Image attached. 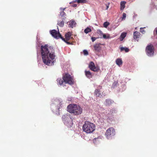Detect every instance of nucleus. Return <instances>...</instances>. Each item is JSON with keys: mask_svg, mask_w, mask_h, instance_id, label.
Wrapping results in <instances>:
<instances>
[{"mask_svg": "<svg viewBox=\"0 0 157 157\" xmlns=\"http://www.w3.org/2000/svg\"><path fill=\"white\" fill-rule=\"evenodd\" d=\"M61 39L67 44H71L70 42H67V41L66 40H65V39L64 38H63V37H61Z\"/></svg>", "mask_w": 157, "mask_h": 157, "instance_id": "c756f323", "label": "nucleus"}, {"mask_svg": "<svg viewBox=\"0 0 157 157\" xmlns=\"http://www.w3.org/2000/svg\"><path fill=\"white\" fill-rule=\"evenodd\" d=\"M96 139H98V138H95L93 140V141L94 143H95Z\"/></svg>", "mask_w": 157, "mask_h": 157, "instance_id": "ea45409f", "label": "nucleus"}, {"mask_svg": "<svg viewBox=\"0 0 157 157\" xmlns=\"http://www.w3.org/2000/svg\"><path fill=\"white\" fill-rule=\"evenodd\" d=\"M101 116H102V114H101ZM99 116H100V115L99 114Z\"/></svg>", "mask_w": 157, "mask_h": 157, "instance_id": "c03bdc74", "label": "nucleus"}, {"mask_svg": "<svg viewBox=\"0 0 157 157\" xmlns=\"http://www.w3.org/2000/svg\"><path fill=\"white\" fill-rule=\"evenodd\" d=\"M140 33L137 31H135L133 33V38L134 39L137 40L139 37Z\"/></svg>", "mask_w": 157, "mask_h": 157, "instance_id": "f3484780", "label": "nucleus"}, {"mask_svg": "<svg viewBox=\"0 0 157 157\" xmlns=\"http://www.w3.org/2000/svg\"><path fill=\"white\" fill-rule=\"evenodd\" d=\"M66 107L65 102L61 99L56 98L52 100L51 105V108L53 112H58L59 109Z\"/></svg>", "mask_w": 157, "mask_h": 157, "instance_id": "f03ea898", "label": "nucleus"}, {"mask_svg": "<svg viewBox=\"0 0 157 157\" xmlns=\"http://www.w3.org/2000/svg\"><path fill=\"white\" fill-rule=\"evenodd\" d=\"M72 99V98L71 97H69V98H67V100L68 101H71Z\"/></svg>", "mask_w": 157, "mask_h": 157, "instance_id": "58836bf2", "label": "nucleus"}, {"mask_svg": "<svg viewBox=\"0 0 157 157\" xmlns=\"http://www.w3.org/2000/svg\"><path fill=\"white\" fill-rule=\"evenodd\" d=\"M146 52L147 56H153L154 55V48L152 44L148 45L146 48Z\"/></svg>", "mask_w": 157, "mask_h": 157, "instance_id": "6e6552de", "label": "nucleus"}, {"mask_svg": "<svg viewBox=\"0 0 157 157\" xmlns=\"http://www.w3.org/2000/svg\"><path fill=\"white\" fill-rule=\"evenodd\" d=\"M50 33L52 36L56 39L59 38H61V37H62L59 32V30H58V32H57L55 29L50 30Z\"/></svg>", "mask_w": 157, "mask_h": 157, "instance_id": "1a4fd4ad", "label": "nucleus"}, {"mask_svg": "<svg viewBox=\"0 0 157 157\" xmlns=\"http://www.w3.org/2000/svg\"><path fill=\"white\" fill-rule=\"evenodd\" d=\"M91 29L89 27L87 28L86 29H85L84 30V32L86 34H87L88 33L91 32Z\"/></svg>", "mask_w": 157, "mask_h": 157, "instance_id": "a878e982", "label": "nucleus"}, {"mask_svg": "<svg viewBox=\"0 0 157 157\" xmlns=\"http://www.w3.org/2000/svg\"><path fill=\"white\" fill-rule=\"evenodd\" d=\"M126 33H122L121 35V36L120 37V39L121 41H122L124 38L126 37Z\"/></svg>", "mask_w": 157, "mask_h": 157, "instance_id": "412c9836", "label": "nucleus"}, {"mask_svg": "<svg viewBox=\"0 0 157 157\" xmlns=\"http://www.w3.org/2000/svg\"><path fill=\"white\" fill-rule=\"evenodd\" d=\"M98 33L102 35H103L104 34L102 32L101 30H99L98 31Z\"/></svg>", "mask_w": 157, "mask_h": 157, "instance_id": "e433bc0d", "label": "nucleus"}, {"mask_svg": "<svg viewBox=\"0 0 157 157\" xmlns=\"http://www.w3.org/2000/svg\"><path fill=\"white\" fill-rule=\"evenodd\" d=\"M60 16L62 17V19L63 20H65L66 18V14L64 11L60 12Z\"/></svg>", "mask_w": 157, "mask_h": 157, "instance_id": "a211bd4d", "label": "nucleus"}, {"mask_svg": "<svg viewBox=\"0 0 157 157\" xmlns=\"http://www.w3.org/2000/svg\"><path fill=\"white\" fill-rule=\"evenodd\" d=\"M90 69L94 71H98L99 70V68L98 66H95L94 63L91 61L90 62L89 65Z\"/></svg>", "mask_w": 157, "mask_h": 157, "instance_id": "9d476101", "label": "nucleus"}, {"mask_svg": "<svg viewBox=\"0 0 157 157\" xmlns=\"http://www.w3.org/2000/svg\"><path fill=\"white\" fill-rule=\"evenodd\" d=\"M126 17V14L125 13H123L122 17V20H124Z\"/></svg>", "mask_w": 157, "mask_h": 157, "instance_id": "473e14b6", "label": "nucleus"}, {"mask_svg": "<svg viewBox=\"0 0 157 157\" xmlns=\"http://www.w3.org/2000/svg\"><path fill=\"white\" fill-rule=\"evenodd\" d=\"M116 63L117 65L119 67H121L123 63V62L121 58H117L116 60Z\"/></svg>", "mask_w": 157, "mask_h": 157, "instance_id": "ddd939ff", "label": "nucleus"}, {"mask_svg": "<svg viewBox=\"0 0 157 157\" xmlns=\"http://www.w3.org/2000/svg\"><path fill=\"white\" fill-rule=\"evenodd\" d=\"M66 8H60V9L61 10L60 11H64L65 10Z\"/></svg>", "mask_w": 157, "mask_h": 157, "instance_id": "4c0bfd02", "label": "nucleus"}, {"mask_svg": "<svg viewBox=\"0 0 157 157\" xmlns=\"http://www.w3.org/2000/svg\"><path fill=\"white\" fill-rule=\"evenodd\" d=\"M83 53L84 55L85 56L87 55L88 54V51L86 50H84L83 51Z\"/></svg>", "mask_w": 157, "mask_h": 157, "instance_id": "7c9ffc66", "label": "nucleus"}, {"mask_svg": "<svg viewBox=\"0 0 157 157\" xmlns=\"http://www.w3.org/2000/svg\"><path fill=\"white\" fill-rule=\"evenodd\" d=\"M102 36L103 38L105 39H109L110 38V35L108 34H104Z\"/></svg>", "mask_w": 157, "mask_h": 157, "instance_id": "393cba45", "label": "nucleus"}, {"mask_svg": "<svg viewBox=\"0 0 157 157\" xmlns=\"http://www.w3.org/2000/svg\"><path fill=\"white\" fill-rule=\"evenodd\" d=\"M85 75H86V76L87 78H90L92 77V75L91 73H90V71H85Z\"/></svg>", "mask_w": 157, "mask_h": 157, "instance_id": "aec40b11", "label": "nucleus"}, {"mask_svg": "<svg viewBox=\"0 0 157 157\" xmlns=\"http://www.w3.org/2000/svg\"><path fill=\"white\" fill-rule=\"evenodd\" d=\"M57 83L58 85H59L60 86L63 85V84L64 82V81L63 79L62 80L60 78H58L57 79Z\"/></svg>", "mask_w": 157, "mask_h": 157, "instance_id": "6ab92c4d", "label": "nucleus"}, {"mask_svg": "<svg viewBox=\"0 0 157 157\" xmlns=\"http://www.w3.org/2000/svg\"><path fill=\"white\" fill-rule=\"evenodd\" d=\"M86 0H76L74 2H77L78 3H85L86 2Z\"/></svg>", "mask_w": 157, "mask_h": 157, "instance_id": "cd10ccee", "label": "nucleus"}, {"mask_svg": "<svg viewBox=\"0 0 157 157\" xmlns=\"http://www.w3.org/2000/svg\"><path fill=\"white\" fill-rule=\"evenodd\" d=\"M99 121L101 122H103L104 121V119L105 118L104 116H101V115L99 117Z\"/></svg>", "mask_w": 157, "mask_h": 157, "instance_id": "bb28decb", "label": "nucleus"}, {"mask_svg": "<svg viewBox=\"0 0 157 157\" xmlns=\"http://www.w3.org/2000/svg\"><path fill=\"white\" fill-rule=\"evenodd\" d=\"M126 2L124 1H121L120 2V10H123L125 7V5Z\"/></svg>", "mask_w": 157, "mask_h": 157, "instance_id": "dca6fc26", "label": "nucleus"}, {"mask_svg": "<svg viewBox=\"0 0 157 157\" xmlns=\"http://www.w3.org/2000/svg\"><path fill=\"white\" fill-rule=\"evenodd\" d=\"M68 27L71 28H73L76 26V24L75 21L73 20H71L68 22Z\"/></svg>", "mask_w": 157, "mask_h": 157, "instance_id": "9b49d317", "label": "nucleus"}, {"mask_svg": "<svg viewBox=\"0 0 157 157\" xmlns=\"http://www.w3.org/2000/svg\"><path fill=\"white\" fill-rule=\"evenodd\" d=\"M63 121L64 124L68 127H71L72 125V119L69 113L63 115L62 117Z\"/></svg>", "mask_w": 157, "mask_h": 157, "instance_id": "39448f33", "label": "nucleus"}, {"mask_svg": "<svg viewBox=\"0 0 157 157\" xmlns=\"http://www.w3.org/2000/svg\"><path fill=\"white\" fill-rule=\"evenodd\" d=\"M58 25L61 27H63L64 25V22L63 20H62V21H58L57 23Z\"/></svg>", "mask_w": 157, "mask_h": 157, "instance_id": "5701e85b", "label": "nucleus"}, {"mask_svg": "<svg viewBox=\"0 0 157 157\" xmlns=\"http://www.w3.org/2000/svg\"><path fill=\"white\" fill-rule=\"evenodd\" d=\"M71 33L70 32H68L65 35V40L67 41H68L71 38H72V37H71Z\"/></svg>", "mask_w": 157, "mask_h": 157, "instance_id": "4468645a", "label": "nucleus"}, {"mask_svg": "<svg viewBox=\"0 0 157 157\" xmlns=\"http://www.w3.org/2000/svg\"><path fill=\"white\" fill-rule=\"evenodd\" d=\"M67 111L74 115H78L82 113L83 109L79 105L74 104H69L67 107Z\"/></svg>", "mask_w": 157, "mask_h": 157, "instance_id": "7ed1b4c3", "label": "nucleus"}, {"mask_svg": "<svg viewBox=\"0 0 157 157\" xmlns=\"http://www.w3.org/2000/svg\"><path fill=\"white\" fill-rule=\"evenodd\" d=\"M97 39V38L95 37H92L91 40L92 42H94V41L96 40Z\"/></svg>", "mask_w": 157, "mask_h": 157, "instance_id": "c9c22d12", "label": "nucleus"}, {"mask_svg": "<svg viewBox=\"0 0 157 157\" xmlns=\"http://www.w3.org/2000/svg\"><path fill=\"white\" fill-rule=\"evenodd\" d=\"M63 78L65 83L72 85L74 83V81L73 78L68 74H65L63 75Z\"/></svg>", "mask_w": 157, "mask_h": 157, "instance_id": "423d86ee", "label": "nucleus"}, {"mask_svg": "<svg viewBox=\"0 0 157 157\" xmlns=\"http://www.w3.org/2000/svg\"><path fill=\"white\" fill-rule=\"evenodd\" d=\"M82 129L83 131L87 133H91L95 130V126L89 121H85L83 126Z\"/></svg>", "mask_w": 157, "mask_h": 157, "instance_id": "20e7f679", "label": "nucleus"}, {"mask_svg": "<svg viewBox=\"0 0 157 157\" xmlns=\"http://www.w3.org/2000/svg\"><path fill=\"white\" fill-rule=\"evenodd\" d=\"M109 23L107 21L105 22L103 24V26L104 27L107 28L108 26L109 25Z\"/></svg>", "mask_w": 157, "mask_h": 157, "instance_id": "c85d7f7f", "label": "nucleus"}, {"mask_svg": "<svg viewBox=\"0 0 157 157\" xmlns=\"http://www.w3.org/2000/svg\"><path fill=\"white\" fill-rule=\"evenodd\" d=\"M41 54L42 59L44 64L49 66L54 65L56 62V56L54 49L48 47L47 45H42Z\"/></svg>", "mask_w": 157, "mask_h": 157, "instance_id": "f257e3e1", "label": "nucleus"}, {"mask_svg": "<svg viewBox=\"0 0 157 157\" xmlns=\"http://www.w3.org/2000/svg\"><path fill=\"white\" fill-rule=\"evenodd\" d=\"M94 94H95L98 97H99L101 94L100 90L97 89L95 90Z\"/></svg>", "mask_w": 157, "mask_h": 157, "instance_id": "4be33fe9", "label": "nucleus"}, {"mask_svg": "<svg viewBox=\"0 0 157 157\" xmlns=\"http://www.w3.org/2000/svg\"><path fill=\"white\" fill-rule=\"evenodd\" d=\"M116 111L115 109V108H113L110 110V112L111 113H114L116 112Z\"/></svg>", "mask_w": 157, "mask_h": 157, "instance_id": "2f4dec72", "label": "nucleus"}, {"mask_svg": "<svg viewBox=\"0 0 157 157\" xmlns=\"http://www.w3.org/2000/svg\"><path fill=\"white\" fill-rule=\"evenodd\" d=\"M115 135V131L113 128H110L108 129L105 133L106 138L108 139H111Z\"/></svg>", "mask_w": 157, "mask_h": 157, "instance_id": "0eeeda50", "label": "nucleus"}, {"mask_svg": "<svg viewBox=\"0 0 157 157\" xmlns=\"http://www.w3.org/2000/svg\"><path fill=\"white\" fill-rule=\"evenodd\" d=\"M117 82L115 81V82H114L113 85H112V87H115L117 86Z\"/></svg>", "mask_w": 157, "mask_h": 157, "instance_id": "72a5a7b5", "label": "nucleus"}, {"mask_svg": "<svg viewBox=\"0 0 157 157\" xmlns=\"http://www.w3.org/2000/svg\"><path fill=\"white\" fill-rule=\"evenodd\" d=\"M109 3H108V5H106V10H107L108 9V8H109Z\"/></svg>", "mask_w": 157, "mask_h": 157, "instance_id": "79ce46f5", "label": "nucleus"}, {"mask_svg": "<svg viewBox=\"0 0 157 157\" xmlns=\"http://www.w3.org/2000/svg\"><path fill=\"white\" fill-rule=\"evenodd\" d=\"M120 50L121 51H125V52H128L129 51V49L126 47H121L120 48Z\"/></svg>", "mask_w": 157, "mask_h": 157, "instance_id": "b1692460", "label": "nucleus"}, {"mask_svg": "<svg viewBox=\"0 0 157 157\" xmlns=\"http://www.w3.org/2000/svg\"><path fill=\"white\" fill-rule=\"evenodd\" d=\"M140 32L142 33L143 34L144 33H145V31L143 29V28H140Z\"/></svg>", "mask_w": 157, "mask_h": 157, "instance_id": "f704fd0d", "label": "nucleus"}, {"mask_svg": "<svg viewBox=\"0 0 157 157\" xmlns=\"http://www.w3.org/2000/svg\"><path fill=\"white\" fill-rule=\"evenodd\" d=\"M71 2H70V4H71Z\"/></svg>", "mask_w": 157, "mask_h": 157, "instance_id": "a18cd8bd", "label": "nucleus"}, {"mask_svg": "<svg viewBox=\"0 0 157 157\" xmlns=\"http://www.w3.org/2000/svg\"><path fill=\"white\" fill-rule=\"evenodd\" d=\"M77 6V5L76 4H73L72 5V6L73 7H76Z\"/></svg>", "mask_w": 157, "mask_h": 157, "instance_id": "a19ab883", "label": "nucleus"}, {"mask_svg": "<svg viewBox=\"0 0 157 157\" xmlns=\"http://www.w3.org/2000/svg\"><path fill=\"white\" fill-rule=\"evenodd\" d=\"M124 86V90H122V91H124V90H125V88H126V87H125V86Z\"/></svg>", "mask_w": 157, "mask_h": 157, "instance_id": "37998d69", "label": "nucleus"}, {"mask_svg": "<svg viewBox=\"0 0 157 157\" xmlns=\"http://www.w3.org/2000/svg\"><path fill=\"white\" fill-rule=\"evenodd\" d=\"M113 103V101L110 99H106L104 102L105 104L106 105L109 106Z\"/></svg>", "mask_w": 157, "mask_h": 157, "instance_id": "2eb2a0df", "label": "nucleus"}, {"mask_svg": "<svg viewBox=\"0 0 157 157\" xmlns=\"http://www.w3.org/2000/svg\"><path fill=\"white\" fill-rule=\"evenodd\" d=\"M101 44H96L94 45V47L95 51L99 52L101 49Z\"/></svg>", "mask_w": 157, "mask_h": 157, "instance_id": "f8f14e48", "label": "nucleus"}]
</instances>
